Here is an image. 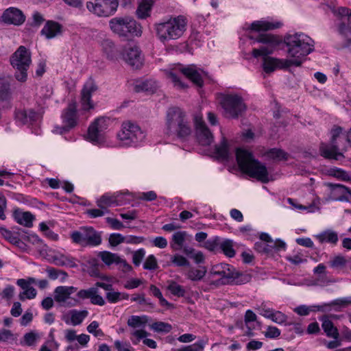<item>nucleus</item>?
<instances>
[{
  "label": "nucleus",
  "instance_id": "nucleus-1",
  "mask_svg": "<svg viewBox=\"0 0 351 351\" xmlns=\"http://www.w3.org/2000/svg\"><path fill=\"white\" fill-rule=\"evenodd\" d=\"M249 38L253 40L254 43L256 42L265 45L259 49L252 50V56L254 58L263 56V68L265 72L268 73L274 71L276 69H287L292 66H301L299 60L278 59L267 56L271 54L281 43L282 41L278 36L261 34L256 38L253 36H249Z\"/></svg>",
  "mask_w": 351,
  "mask_h": 351
},
{
  "label": "nucleus",
  "instance_id": "nucleus-2",
  "mask_svg": "<svg viewBox=\"0 0 351 351\" xmlns=\"http://www.w3.org/2000/svg\"><path fill=\"white\" fill-rule=\"evenodd\" d=\"M329 134V143L320 144L321 156L325 158L334 160L343 158V152L347 151L348 145V131L339 125H335L330 129Z\"/></svg>",
  "mask_w": 351,
  "mask_h": 351
},
{
  "label": "nucleus",
  "instance_id": "nucleus-3",
  "mask_svg": "<svg viewBox=\"0 0 351 351\" xmlns=\"http://www.w3.org/2000/svg\"><path fill=\"white\" fill-rule=\"evenodd\" d=\"M236 158L243 173L263 183L269 182V176L266 166L256 159L252 152L238 148L236 150Z\"/></svg>",
  "mask_w": 351,
  "mask_h": 351
},
{
  "label": "nucleus",
  "instance_id": "nucleus-4",
  "mask_svg": "<svg viewBox=\"0 0 351 351\" xmlns=\"http://www.w3.org/2000/svg\"><path fill=\"white\" fill-rule=\"evenodd\" d=\"M284 42L291 60H299L301 64L303 58L314 51V40L303 33L287 35L285 37Z\"/></svg>",
  "mask_w": 351,
  "mask_h": 351
},
{
  "label": "nucleus",
  "instance_id": "nucleus-5",
  "mask_svg": "<svg viewBox=\"0 0 351 351\" xmlns=\"http://www.w3.org/2000/svg\"><path fill=\"white\" fill-rule=\"evenodd\" d=\"M117 137L123 146L137 147L145 141L146 134L138 125L128 121L122 123Z\"/></svg>",
  "mask_w": 351,
  "mask_h": 351
},
{
  "label": "nucleus",
  "instance_id": "nucleus-6",
  "mask_svg": "<svg viewBox=\"0 0 351 351\" xmlns=\"http://www.w3.org/2000/svg\"><path fill=\"white\" fill-rule=\"evenodd\" d=\"M10 64L15 69L14 77L20 82L27 79V70L32 63L31 52L24 46H20L10 56Z\"/></svg>",
  "mask_w": 351,
  "mask_h": 351
},
{
  "label": "nucleus",
  "instance_id": "nucleus-7",
  "mask_svg": "<svg viewBox=\"0 0 351 351\" xmlns=\"http://www.w3.org/2000/svg\"><path fill=\"white\" fill-rule=\"evenodd\" d=\"M111 30L121 37L141 36L142 27L131 17H115L109 22Z\"/></svg>",
  "mask_w": 351,
  "mask_h": 351
},
{
  "label": "nucleus",
  "instance_id": "nucleus-8",
  "mask_svg": "<svg viewBox=\"0 0 351 351\" xmlns=\"http://www.w3.org/2000/svg\"><path fill=\"white\" fill-rule=\"evenodd\" d=\"M71 238L73 243L82 247H96L102 242L101 232L91 226H82L72 232Z\"/></svg>",
  "mask_w": 351,
  "mask_h": 351
},
{
  "label": "nucleus",
  "instance_id": "nucleus-9",
  "mask_svg": "<svg viewBox=\"0 0 351 351\" xmlns=\"http://www.w3.org/2000/svg\"><path fill=\"white\" fill-rule=\"evenodd\" d=\"M220 104L227 118L237 119L245 110L242 97L237 94H228L221 97Z\"/></svg>",
  "mask_w": 351,
  "mask_h": 351
},
{
  "label": "nucleus",
  "instance_id": "nucleus-10",
  "mask_svg": "<svg viewBox=\"0 0 351 351\" xmlns=\"http://www.w3.org/2000/svg\"><path fill=\"white\" fill-rule=\"evenodd\" d=\"M118 6L117 0H94L86 2L87 10L99 17H108L113 15Z\"/></svg>",
  "mask_w": 351,
  "mask_h": 351
},
{
  "label": "nucleus",
  "instance_id": "nucleus-11",
  "mask_svg": "<svg viewBox=\"0 0 351 351\" xmlns=\"http://www.w3.org/2000/svg\"><path fill=\"white\" fill-rule=\"evenodd\" d=\"M110 118L100 117L95 119L88 129L87 138L95 145H99L104 141V132L108 129Z\"/></svg>",
  "mask_w": 351,
  "mask_h": 351
},
{
  "label": "nucleus",
  "instance_id": "nucleus-12",
  "mask_svg": "<svg viewBox=\"0 0 351 351\" xmlns=\"http://www.w3.org/2000/svg\"><path fill=\"white\" fill-rule=\"evenodd\" d=\"M73 286H58L54 289V300L64 307L71 308L80 304L79 298L71 295L77 291Z\"/></svg>",
  "mask_w": 351,
  "mask_h": 351
},
{
  "label": "nucleus",
  "instance_id": "nucleus-13",
  "mask_svg": "<svg viewBox=\"0 0 351 351\" xmlns=\"http://www.w3.org/2000/svg\"><path fill=\"white\" fill-rule=\"evenodd\" d=\"M97 89L98 86L92 77L84 83L80 93V103L83 110L88 111L94 108L92 95Z\"/></svg>",
  "mask_w": 351,
  "mask_h": 351
},
{
  "label": "nucleus",
  "instance_id": "nucleus-14",
  "mask_svg": "<svg viewBox=\"0 0 351 351\" xmlns=\"http://www.w3.org/2000/svg\"><path fill=\"white\" fill-rule=\"evenodd\" d=\"M155 29L159 40L165 43L173 39L176 35V17H170L167 21L155 25Z\"/></svg>",
  "mask_w": 351,
  "mask_h": 351
},
{
  "label": "nucleus",
  "instance_id": "nucleus-15",
  "mask_svg": "<svg viewBox=\"0 0 351 351\" xmlns=\"http://www.w3.org/2000/svg\"><path fill=\"white\" fill-rule=\"evenodd\" d=\"M64 125L60 128L59 133L67 132L73 128L77 123V104L73 101L69 104L68 106L63 110L61 115Z\"/></svg>",
  "mask_w": 351,
  "mask_h": 351
},
{
  "label": "nucleus",
  "instance_id": "nucleus-16",
  "mask_svg": "<svg viewBox=\"0 0 351 351\" xmlns=\"http://www.w3.org/2000/svg\"><path fill=\"white\" fill-rule=\"evenodd\" d=\"M196 136L198 142L204 146L209 145L213 141V135L206 125L202 117L195 119Z\"/></svg>",
  "mask_w": 351,
  "mask_h": 351
},
{
  "label": "nucleus",
  "instance_id": "nucleus-17",
  "mask_svg": "<svg viewBox=\"0 0 351 351\" xmlns=\"http://www.w3.org/2000/svg\"><path fill=\"white\" fill-rule=\"evenodd\" d=\"M123 58L133 69H141L143 64V56L137 46L126 48L123 53Z\"/></svg>",
  "mask_w": 351,
  "mask_h": 351
},
{
  "label": "nucleus",
  "instance_id": "nucleus-18",
  "mask_svg": "<svg viewBox=\"0 0 351 351\" xmlns=\"http://www.w3.org/2000/svg\"><path fill=\"white\" fill-rule=\"evenodd\" d=\"M25 21V16L19 9L10 7L1 15V21L8 25H21Z\"/></svg>",
  "mask_w": 351,
  "mask_h": 351
},
{
  "label": "nucleus",
  "instance_id": "nucleus-19",
  "mask_svg": "<svg viewBox=\"0 0 351 351\" xmlns=\"http://www.w3.org/2000/svg\"><path fill=\"white\" fill-rule=\"evenodd\" d=\"M14 116L16 122L21 125H32L41 118V115L33 109L16 110Z\"/></svg>",
  "mask_w": 351,
  "mask_h": 351
},
{
  "label": "nucleus",
  "instance_id": "nucleus-20",
  "mask_svg": "<svg viewBox=\"0 0 351 351\" xmlns=\"http://www.w3.org/2000/svg\"><path fill=\"white\" fill-rule=\"evenodd\" d=\"M177 273L182 274L191 281L197 282L201 281L206 276L207 268L202 265H199L197 267L191 265L189 268L177 269Z\"/></svg>",
  "mask_w": 351,
  "mask_h": 351
},
{
  "label": "nucleus",
  "instance_id": "nucleus-21",
  "mask_svg": "<svg viewBox=\"0 0 351 351\" xmlns=\"http://www.w3.org/2000/svg\"><path fill=\"white\" fill-rule=\"evenodd\" d=\"M330 199L334 201L351 202V190L341 184H328Z\"/></svg>",
  "mask_w": 351,
  "mask_h": 351
},
{
  "label": "nucleus",
  "instance_id": "nucleus-22",
  "mask_svg": "<svg viewBox=\"0 0 351 351\" xmlns=\"http://www.w3.org/2000/svg\"><path fill=\"white\" fill-rule=\"evenodd\" d=\"M191 128L185 119V114L177 108V137L186 141L191 134Z\"/></svg>",
  "mask_w": 351,
  "mask_h": 351
},
{
  "label": "nucleus",
  "instance_id": "nucleus-23",
  "mask_svg": "<svg viewBox=\"0 0 351 351\" xmlns=\"http://www.w3.org/2000/svg\"><path fill=\"white\" fill-rule=\"evenodd\" d=\"M99 290L97 287H90L87 289L80 290L76 296L81 300L90 299L91 304L99 306H104L106 304L104 299L98 294Z\"/></svg>",
  "mask_w": 351,
  "mask_h": 351
},
{
  "label": "nucleus",
  "instance_id": "nucleus-24",
  "mask_svg": "<svg viewBox=\"0 0 351 351\" xmlns=\"http://www.w3.org/2000/svg\"><path fill=\"white\" fill-rule=\"evenodd\" d=\"M351 304V297L341 298L332 300L330 303H324L321 305L313 306L311 311L321 312H330L332 306H335V311H339L340 308L346 307Z\"/></svg>",
  "mask_w": 351,
  "mask_h": 351
},
{
  "label": "nucleus",
  "instance_id": "nucleus-25",
  "mask_svg": "<svg viewBox=\"0 0 351 351\" xmlns=\"http://www.w3.org/2000/svg\"><path fill=\"white\" fill-rule=\"evenodd\" d=\"M232 268L233 266L229 264L219 263L211 267L210 274L219 277L222 284H228Z\"/></svg>",
  "mask_w": 351,
  "mask_h": 351
},
{
  "label": "nucleus",
  "instance_id": "nucleus-26",
  "mask_svg": "<svg viewBox=\"0 0 351 351\" xmlns=\"http://www.w3.org/2000/svg\"><path fill=\"white\" fill-rule=\"evenodd\" d=\"M282 23L280 22H270L267 21H256L251 23L249 30L251 32H265L276 29L281 27Z\"/></svg>",
  "mask_w": 351,
  "mask_h": 351
},
{
  "label": "nucleus",
  "instance_id": "nucleus-27",
  "mask_svg": "<svg viewBox=\"0 0 351 351\" xmlns=\"http://www.w3.org/2000/svg\"><path fill=\"white\" fill-rule=\"evenodd\" d=\"M12 100V90L10 82L5 77H0V102L10 106Z\"/></svg>",
  "mask_w": 351,
  "mask_h": 351
},
{
  "label": "nucleus",
  "instance_id": "nucleus-28",
  "mask_svg": "<svg viewBox=\"0 0 351 351\" xmlns=\"http://www.w3.org/2000/svg\"><path fill=\"white\" fill-rule=\"evenodd\" d=\"M61 32L62 25L60 23L53 21H48L42 29L40 34L45 36L46 38L51 39L60 34Z\"/></svg>",
  "mask_w": 351,
  "mask_h": 351
},
{
  "label": "nucleus",
  "instance_id": "nucleus-29",
  "mask_svg": "<svg viewBox=\"0 0 351 351\" xmlns=\"http://www.w3.org/2000/svg\"><path fill=\"white\" fill-rule=\"evenodd\" d=\"M319 320L322 322V328L326 336L337 339L339 336L338 329L334 326L332 321L330 320L329 317L328 315H323L319 318Z\"/></svg>",
  "mask_w": 351,
  "mask_h": 351
},
{
  "label": "nucleus",
  "instance_id": "nucleus-30",
  "mask_svg": "<svg viewBox=\"0 0 351 351\" xmlns=\"http://www.w3.org/2000/svg\"><path fill=\"white\" fill-rule=\"evenodd\" d=\"M182 73L190 79L194 84L198 87H202L204 81L200 73L193 66H187L180 69Z\"/></svg>",
  "mask_w": 351,
  "mask_h": 351
},
{
  "label": "nucleus",
  "instance_id": "nucleus-31",
  "mask_svg": "<svg viewBox=\"0 0 351 351\" xmlns=\"http://www.w3.org/2000/svg\"><path fill=\"white\" fill-rule=\"evenodd\" d=\"M154 0H141L136 10L138 19H145L150 16Z\"/></svg>",
  "mask_w": 351,
  "mask_h": 351
},
{
  "label": "nucleus",
  "instance_id": "nucleus-32",
  "mask_svg": "<svg viewBox=\"0 0 351 351\" xmlns=\"http://www.w3.org/2000/svg\"><path fill=\"white\" fill-rule=\"evenodd\" d=\"M251 275L247 273L240 272L233 267L228 284L243 285L251 280Z\"/></svg>",
  "mask_w": 351,
  "mask_h": 351
},
{
  "label": "nucleus",
  "instance_id": "nucleus-33",
  "mask_svg": "<svg viewBox=\"0 0 351 351\" xmlns=\"http://www.w3.org/2000/svg\"><path fill=\"white\" fill-rule=\"evenodd\" d=\"M215 154L216 157L221 160L228 161L230 158V146L225 137H223L221 143L215 146Z\"/></svg>",
  "mask_w": 351,
  "mask_h": 351
},
{
  "label": "nucleus",
  "instance_id": "nucleus-34",
  "mask_svg": "<svg viewBox=\"0 0 351 351\" xmlns=\"http://www.w3.org/2000/svg\"><path fill=\"white\" fill-rule=\"evenodd\" d=\"M183 253L189 258L193 260L197 265L205 263V256L201 251L195 250L194 248L185 245L183 248Z\"/></svg>",
  "mask_w": 351,
  "mask_h": 351
},
{
  "label": "nucleus",
  "instance_id": "nucleus-35",
  "mask_svg": "<svg viewBox=\"0 0 351 351\" xmlns=\"http://www.w3.org/2000/svg\"><path fill=\"white\" fill-rule=\"evenodd\" d=\"M315 237L321 243H329L335 245L338 241L337 233L332 230H325Z\"/></svg>",
  "mask_w": 351,
  "mask_h": 351
},
{
  "label": "nucleus",
  "instance_id": "nucleus-36",
  "mask_svg": "<svg viewBox=\"0 0 351 351\" xmlns=\"http://www.w3.org/2000/svg\"><path fill=\"white\" fill-rule=\"evenodd\" d=\"M14 219L16 221L27 228H31L33 226L34 215L30 212L14 213Z\"/></svg>",
  "mask_w": 351,
  "mask_h": 351
},
{
  "label": "nucleus",
  "instance_id": "nucleus-37",
  "mask_svg": "<svg viewBox=\"0 0 351 351\" xmlns=\"http://www.w3.org/2000/svg\"><path fill=\"white\" fill-rule=\"evenodd\" d=\"M265 155L268 158L276 161L287 160L289 156L287 152L277 148L269 149L265 152Z\"/></svg>",
  "mask_w": 351,
  "mask_h": 351
},
{
  "label": "nucleus",
  "instance_id": "nucleus-38",
  "mask_svg": "<svg viewBox=\"0 0 351 351\" xmlns=\"http://www.w3.org/2000/svg\"><path fill=\"white\" fill-rule=\"evenodd\" d=\"M69 315L71 316L70 324L73 326H77L82 323L84 319L88 316V312L87 310L78 311L73 309L69 311Z\"/></svg>",
  "mask_w": 351,
  "mask_h": 351
},
{
  "label": "nucleus",
  "instance_id": "nucleus-39",
  "mask_svg": "<svg viewBox=\"0 0 351 351\" xmlns=\"http://www.w3.org/2000/svg\"><path fill=\"white\" fill-rule=\"evenodd\" d=\"M40 339V335L35 331H30L25 333L20 341V344L23 346L32 347L35 346Z\"/></svg>",
  "mask_w": 351,
  "mask_h": 351
},
{
  "label": "nucleus",
  "instance_id": "nucleus-40",
  "mask_svg": "<svg viewBox=\"0 0 351 351\" xmlns=\"http://www.w3.org/2000/svg\"><path fill=\"white\" fill-rule=\"evenodd\" d=\"M176 128V108H169L166 114V130L167 134H171Z\"/></svg>",
  "mask_w": 351,
  "mask_h": 351
},
{
  "label": "nucleus",
  "instance_id": "nucleus-41",
  "mask_svg": "<svg viewBox=\"0 0 351 351\" xmlns=\"http://www.w3.org/2000/svg\"><path fill=\"white\" fill-rule=\"evenodd\" d=\"M97 204L99 208L104 209L106 212H108L106 207L119 205L115 197L108 195H102Z\"/></svg>",
  "mask_w": 351,
  "mask_h": 351
},
{
  "label": "nucleus",
  "instance_id": "nucleus-42",
  "mask_svg": "<svg viewBox=\"0 0 351 351\" xmlns=\"http://www.w3.org/2000/svg\"><path fill=\"white\" fill-rule=\"evenodd\" d=\"M89 267L88 273L91 277L99 278L102 280H107L108 277L101 275L99 269V263L96 258H93L88 262Z\"/></svg>",
  "mask_w": 351,
  "mask_h": 351
},
{
  "label": "nucleus",
  "instance_id": "nucleus-43",
  "mask_svg": "<svg viewBox=\"0 0 351 351\" xmlns=\"http://www.w3.org/2000/svg\"><path fill=\"white\" fill-rule=\"evenodd\" d=\"M99 257L106 265H111L112 264H117L119 261V256L117 254L112 253L108 251H103L99 253Z\"/></svg>",
  "mask_w": 351,
  "mask_h": 351
},
{
  "label": "nucleus",
  "instance_id": "nucleus-44",
  "mask_svg": "<svg viewBox=\"0 0 351 351\" xmlns=\"http://www.w3.org/2000/svg\"><path fill=\"white\" fill-rule=\"evenodd\" d=\"M219 247L226 256L232 258L235 256L232 241L230 239L224 240L220 242Z\"/></svg>",
  "mask_w": 351,
  "mask_h": 351
},
{
  "label": "nucleus",
  "instance_id": "nucleus-45",
  "mask_svg": "<svg viewBox=\"0 0 351 351\" xmlns=\"http://www.w3.org/2000/svg\"><path fill=\"white\" fill-rule=\"evenodd\" d=\"M147 322V316L132 315L128 320V325L132 328H139L144 326Z\"/></svg>",
  "mask_w": 351,
  "mask_h": 351
},
{
  "label": "nucleus",
  "instance_id": "nucleus-46",
  "mask_svg": "<svg viewBox=\"0 0 351 351\" xmlns=\"http://www.w3.org/2000/svg\"><path fill=\"white\" fill-rule=\"evenodd\" d=\"M188 19L184 15L177 16V38L183 35L187 29Z\"/></svg>",
  "mask_w": 351,
  "mask_h": 351
},
{
  "label": "nucleus",
  "instance_id": "nucleus-47",
  "mask_svg": "<svg viewBox=\"0 0 351 351\" xmlns=\"http://www.w3.org/2000/svg\"><path fill=\"white\" fill-rule=\"evenodd\" d=\"M206 343V340L200 339L192 345L183 346L177 351H204Z\"/></svg>",
  "mask_w": 351,
  "mask_h": 351
},
{
  "label": "nucleus",
  "instance_id": "nucleus-48",
  "mask_svg": "<svg viewBox=\"0 0 351 351\" xmlns=\"http://www.w3.org/2000/svg\"><path fill=\"white\" fill-rule=\"evenodd\" d=\"M149 290L151 293L156 298H158L160 304L162 306H167V308H169L172 306V304H171L168 301H167L162 296V294L160 289L156 287L155 285H152L149 287Z\"/></svg>",
  "mask_w": 351,
  "mask_h": 351
},
{
  "label": "nucleus",
  "instance_id": "nucleus-49",
  "mask_svg": "<svg viewBox=\"0 0 351 351\" xmlns=\"http://www.w3.org/2000/svg\"><path fill=\"white\" fill-rule=\"evenodd\" d=\"M330 175L342 180H351V176L348 172L337 167L330 169Z\"/></svg>",
  "mask_w": 351,
  "mask_h": 351
},
{
  "label": "nucleus",
  "instance_id": "nucleus-50",
  "mask_svg": "<svg viewBox=\"0 0 351 351\" xmlns=\"http://www.w3.org/2000/svg\"><path fill=\"white\" fill-rule=\"evenodd\" d=\"M270 244H268V243H264L262 241H257L254 244V250L262 254H271V250Z\"/></svg>",
  "mask_w": 351,
  "mask_h": 351
},
{
  "label": "nucleus",
  "instance_id": "nucleus-51",
  "mask_svg": "<svg viewBox=\"0 0 351 351\" xmlns=\"http://www.w3.org/2000/svg\"><path fill=\"white\" fill-rule=\"evenodd\" d=\"M125 238L119 233H112L109 236L108 242L112 247H116L125 242Z\"/></svg>",
  "mask_w": 351,
  "mask_h": 351
},
{
  "label": "nucleus",
  "instance_id": "nucleus-52",
  "mask_svg": "<svg viewBox=\"0 0 351 351\" xmlns=\"http://www.w3.org/2000/svg\"><path fill=\"white\" fill-rule=\"evenodd\" d=\"M0 233L3 237L10 243L14 244V243L17 242L16 240L19 237L14 235V234L8 229L4 227H0Z\"/></svg>",
  "mask_w": 351,
  "mask_h": 351
},
{
  "label": "nucleus",
  "instance_id": "nucleus-53",
  "mask_svg": "<svg viewBox=\"0 0 351 351\" xmlns=\"http://www.w3.org/2000/svg\"><path fill=\"white\" fill-rule=\"evenodd\" d=\"M36 290L33 287H29L19 294V299L22 301L25 299H33L36 296Z\"/></svg>",
  "mask_w": 351,
  "mask_h": 351
},
{
  "label": "nucleus",
  "instance_id": "nucleus-54",
  "mask_svg": "<svg viewBox=\"0 0 351 351\" xmlns=\"http://www.w3.org/2000/svg\"><path fill=\"white\" fill-rule=\"evenodd\" d=\"M162 71L164 73V75L167 79L171 80V82L176 86V66L175 65L170 64L167 68L162 69Z\"/></svg>",
  "mask_w": 351,
  "mask_h": 351
},
{
  "label": "nucleus",
  "instance_id": "nucleus-55",
  "mask_svg": "<svg viewBox=\"0 0 351 351\" xmlns=\"http://www.w3.org/2000/svg\"><path fill=\"white\" fill-rule=\"evenodd\" d=\"M158 267L156 257L151 254L148 256L143 264V268L147 270H154Z\"/></svg>",
  "mask_w": 351,
  "mask_h": 351
},
{
  "label": "nucleus",
  "instance_id": "nucleus-56",
  "mask_svg": "<svg viewBox=\"0 0 351 351\" xmlns=\"http://www.w3.org/2000/svg\"><path fill=\"white\" fill-rule=\"evenodd\" d=\"M152 328L157 332H168L171 330V326L162 322H156L152 324Z\"/></svg>",
  "mask_w": 351,
  "mask_h": 351
},
{
  "label": "nucleus",
  "instance_id": "nucleus-57",
  "mask_svg": "<svg viewBox=\"0 0 351 351\" xmlns=\"http://www.w3.org/2000/svg\"><path fill=\"white\" fill-rule=\"evenodd\" d=\"M10 340H14V335L10 330L2 328L0 330V343H5Z\"/></svg>",
  "mask_w": 351,
  "mask_h": 351
},
{
  "label": "nucleus",
  "instance_id": "nucleus-58",
  "mask_svg": "<svg viewBox=\"0 0 351 351\" xmlns=\"http://www.w3.org/2000/svg\"><path fill=\"white\" fill-rule=\"evenodd\" d=\"M103 47L107 55V58L110 60L113 59L114 48V43L110 40H106L103 43Z\"/></svg>",
  "mask_w": 351,
  "mask_h": 351
},
{
  "label": "nucleus",
  "instance_id": "nucleus-59",
  "mask_svg": "<svg viewBox=\"0 0 351 351\" xmlns=\"http://www.w3.org/2000/svg\"><path fill=\"white\" fill-rule=\"evenodd\" d=\"M274 322L282 324L286 322L287 317L285 314L280 311H274L270 318Z\"/></svg>",
  "mask_w": 351,
  "mask_h": 351
},
{
  "label": "nucleus",
  "instance_id": "nucleus-60",
  "mask_svg": "<svg viewBox=\"0 0 351 351\" xmlns=\"http://www.w3.org/2000/svg\"><path fill=\"white\" fill-rule=\"evenodd\" d=\"M145 255V251L141 248L134 252L132 256V262L135 266H139Z\"/></svg>",
  "mask_w": 351,
  "mask_h": 351
},
{
  "label": "nucleus",
  "instance_id": "nucleus-61",
  "mask_svg": "<svg viewBox=\"0 0 351 351\" xmlns=\"http://www.w3.org/2000/svg\"><path fill=\"white\" fill-rule=\"evenodd\" d=\"M346 264V258L342 256H337L330 261V265L332 268H339L345 266Z\"/></svg>",
  "mask_w": 351,
  "mask_h": 351
},
{
  "label": "nucleus",
  "instance_id": "nucleus-62",
  "mask_svg": "<svg viewBox=\"0 0 351 351\" xmlns=\"http://www.w3.org/2000/svg\"><path fill=\"white\" fill-rule=\"evenodd\" d=\"M264 335L267 338L274 339L280 335V330L276 326H268Z\"/></svg>",
  "mask_w": 351,
  "mask_h": 351
},
{
  "label": "nucleus",
  "instance_id": "nucleus-63",
  "mask_svg": "<svg viewBox=\"0 0 351 351\" xmlns=\"http://www.w3.org/2000/svg\"><path fill=\"white\" fill-rule=\"evenodd\" d=\"M106 298L110 303H117L121 300V292L110 291L106 293Z\"/></svg>",
  "mask_w": 351,
  "mask_h": 351
},
{
  "label": "nucleus",
  "instance_id": "nucleus-64",
  "mask_svg": "<svg viewBox=\"0 0 351 351\" xmlns=\"http://www.w3.org/2000/svg\"><path fill=\"white\" fill-rule=\"evenodd\" d=\"M219 240L218 239H209L204 243V247L209 251H215L219 247Z\"/></svg>",
  "mask_w": 351,
  "mask_h": 351
}]
</instances>
